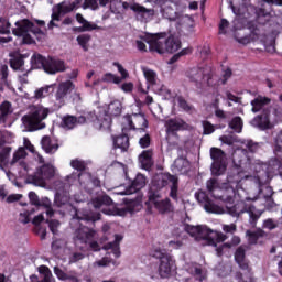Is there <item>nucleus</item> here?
<instances>
[{
    "mask_svg": "<svg viewBox=\"0 0 282 282\" xmlns=\"http://www.w3.org/2000/svg\"><path fill=\"white\" fill-rule=\"evenodd\" d=\"M209 155L213 160L210 173L213 177H220V175H224L228 169V156L224 150L215 147L210 148Z\"/></svg>",
    "mask_w": 282,
    "mask_h": 282,
    "instance_id": "nucleus-8",
    "label": "nucleus"
},
{
    "mask_svg": "<svg viewBox=\"0 0 282 282\" xmlns=\"http://www.w3.org/2000/svg\"><path fill=\"white\" fill-rule=\"evenodd\" d=\"M189 272L191 274H193V276H195L196 281H199V282L204 281V273L202 271V268L191 267Z\"/></svg>",
    "mask_w": 282,
    "mask_h": 282,
    "instance_id": "nucleus-60",
    "label": "nucleus"
},
{
    "mask_svg": "<svg viewBox=\"0 0 282 282\" xmlns=\"http://www.w3.org/2000/svg\"><path fill=\"white\" fill-rule=\"evenodd\" d=\"M70 166L77 171V173H80L82 177L86 176L88 180H91V173H89V161L74 159L70 161Z\"/></svg>",
    "mask_w": 282,
    "mask_h": 282,
    "instance_id": "nucleus-25",
    "label": "nucleus"
},
{
    "mask_svg": "<svg viewBox=\"0 0 282 282\" xmlns=\"http://www.w3.org/2000/svg\"><path fill=\"white\" fill-rule=\"evenodd\" d=\"M80 3H83V0H74L73 2H61L59 4H57V13H52V21H61V14H69V12L78 10V8H80Z\"/></svg>",
    "mask_w": 282,
    "mask_h": 282,
    "instance_id": "nucleus-16",
    "label": "nucleus"
},
{
    "mask_svg": "<svg viewBox=\"0 0 282 282\" xmlns=\"http://www.w3.org/2000/svg\"><path fill=\"white\" fill-rule=\"evenodd\" d=\"M187 78L191 83H194L196 87H202V85H208L210 87V78H213V73L210 67H194L187 72Z\"/></svg>",
    "mask_w": 282,
    "mask_h": 282,
    "instance_id": "nucleus-13",
    "label": "nucleus"
},
{
    "mask_svg": "<svg viewBox=\"0 0 282 282\" xmlns=\"http://www.w3.org/2000/svg\"><path fill=\"white\" fill-rule=\"evenodd\" d=\"M11 147H6L0 151V170L6 171L3 166H8V160H10Z\"/></svg>",
    "mask_w": 282,
    "mask_h": 282,
    "instance_id": "nucleus-44",
    "label": "nucleus"
},
{
    "mask_svg": "<svg viewBox=\"0 0 282 282\" xmlns=\"http://www.w3.org/2000/svg\"><path fill=\"white\" fill-rule=\"evenodd\" d=\"M271 100L268 97H257L251 101V111L252 113H259L265 107V105H270Z\"/></svg>",
    "mask_w": 282,
    "mask_h": 282,
    "instance_id": "nucleus-38",
    "label": "nucleus"
},
{
    "mask_svg": "<svg viewBox=\"0 0 282 282\" xmlns=\"http://www.w3.org/2000/svg\"><path fill=\"white\" fill-rule=\"evenodd\" d=\"M74 83L72 80L62 82L57 86V90L55 93V100L58 107H64L65 102H67V98L72 96V91H74Z\"/></svg>",
    "mask_w": 282,
    "mask_h": 282,
    "instance_id": "nucleus-15",
    "label": "nucleus"
},
{
    "mask_svg": "<svg viewBox=\"0 0 282 282\" xmlns=\"http://www.w3.org/2000/svg\"><path fill=\"white\" fill-rule=\"evenodd\" d=\"M41 147L48 155H54L59 149L58 140L52 139L50 135H44L41 140Z\"/></svg>",
    "mask_w": 282,
    "mask_h": 282,
    "instance_id": "nucleus-27",
    "label": "nucleus"
},
{
    "mask_svg": "<svg viewBox=\"0 0 282 282\" xmlns=\"http://www.w3.org/2000/svg\"><path fill=\"white\" fill-rule=\"evenodd\" d=\"M174 171L180 175H186L191 171V162L184 156H178L174 161Z\"/></svg>",
    "mask_w": 282,
    "mask_h": 282,
    "instance_id": "nucleus-30",
    "label": "nucleus"
},
{
    "mask_svg": "<svg viewBox=\"0 0 282 282\" xmlns=\"http://www.w3.org/2000/svg\"><path fill=\"white\" fill-rule=\"evenodd\" d=\"M232 162L234 166L231 169V172L227 175V182L228 184H235V186H237L241 182V180H243V173H246V171L241 165V161L237 163V159H234Z\"/></svg>",
    "mask_w": 282,
    "mask_h": 282,
    "instance_id": "nucleus-19",
    "label": "nucleus"
},
{
    "mask_svg": "<svg viewBox=\"0 0 282 282\" xmlns=\"http://www.w3.org/2000/svg\"><path fill=\"white\" fill-rule=\"evenodd\" d=\"M10 113H12V105L9 101L2 102L0 105V122L6 123Z\"/></svg>",
    "mask_w": 282,
    "mask_h": 282,
    "instance_id": "nucleus-42",
    "label": "nucleus"
},
{
    "mask_svg": "<svg viewBox=\"0 0 282 282\" xmlns=\"http://www.w3.org/2000/svg\"><path fill=\"white\" fill-rule=\"evenodd\" d=\"M56 175L54 165L46 163L37 167L34 174L26 175V183L34 184V186H44L47 180H52Z\"/></svg>",
    "mask_w": 282,
    "mask_h": 282,
    "instance_id": "nucleus-11",
    "label": "nucleus"
},
{
    "mask_svg": "<svg viewBox=\"0 0 282 282\" xmlns=\"http://www.w3.org/2000/svg\"><path fill=\"white\" fill-rule=\"evenodd\" d=\"M8 76H9L8 65L4 64L0 67V77H1L2 84L6 85L7 87H10V83L8 82Z\"/></svg>",
    "mask_w": 282,
    "mask_h": 282,
    "instance_id": "nucleus-59",
    "label": "nucleus"
},
{
    "mask_svg": "<svg viewBox=\"0 0 282 282\" xmlns=\"http://www.w3.org/2000/svg\"><path fill=\"white\" fill-rule=\"evenodd\" d=\"M75 19L82 26H76L74 32H94V30H100L98 24L87 21L80 13H76Z\"/></svg>",
    "mask_w": 282,
    "mask_h": 282,
    "instance_id": "nucleus-24",
    "label": "nucleus"
},
{
    "mask_svg": "<svg viewBox=\"0 0 282 282\" xmlns=\"http://www.w3.org/2000/svg\"><path fill=\"white\" fill-rule=\"evenodd\" d=\"M113 204V199L109 197V195H102L93 199V206L95 208H100L101 206H111Z\"/></svg>",
    "mask_w": 282,
    "mask_h": 282,
    "instance_id": "nucleus-43",
    "label": "nucleus"
},
{
    "mask_svg": "<svg viewBox=\"0 0 282 282\" xmlns=\"http://www.w3.org/2000/svg\"><path fill=\"white\" fill-rule=\"evenodd\" d=\"M14 25L15 28L12 29V34L22 39L23 45H32L35 43L31 34H34V36L43 34V30L28 19L18 20Z\"/></svg>",
    "mask_w": 282,
    "mask_h": 282,
    "instance_id": "nucleus-4",
    "label": "nucleus"
},
{
    "mask_svg": "<svg viewBox=\"0 0 282 282\" xmlns=\"http://www.w3.org/2000/svg\"><path fill=\"white\" fill-rule=\"evenodd\" d=\"M274 153L276 158H282V131L276 135L275 140Z\"/></svg>",
    "mask_w": 282,
    "mask_h": 282,
    "instance_id": "nucleus-55",
    "label": "nucleus"
},
{
    "mask_svg": "<svg viewBox=\"0 0 282 282\" xmlns=\"http://www.w3.org/2000/svg\"><path fill=\"white\" fill-rule=\"evenodd\" d=\"M120 241H122V236L115 235V241L106 243L104 250H111L115 259H120Z\"/></svg>",
    "mask_w": 282,
    "mask_h": 282,
    "instance_id": "nucleus-34",
    "label": "nucleus"
},
{
    "mask_svg": "<svg viewBox=\"0 0 282 282\" xmlns=\"http://www.w3.org/2000/svg\"><path fill=\"white\" fill-rule=\"evenodd\" d=\"M40 274H44L43 279L40 282H52V272H50V268L42 265L39 269Z\"/></svg>",
    "mask_w": 282,
    "mask_h": 282,
    "instance_id": "nucleus-57",
    "label": "nucleus"
},
{
    "mask_svg": "<svg viewBox=\"0 0 282 282\" xmlns=\"http://www.w3.org/2000/svg\"><path fill=\"white\" fill-rule=\"evenodd\" d=\"M105 109H107V113L111 118H119V116H122V109H124V106H122L121 100H112L107 107L104 106Z\"/></svg>",
    "mask_w": 282,
    "mask_h": 282,
    "instance_id": "nucleus-29",
    "label": "nucleus"
},
{
    "mask_svg": "<svg viewBox=\"0 0 282 282\" xmlns=\"http://www.w3.org/2000/svg\"><path fill=\"white\" fill-rule=\"evenodd\" d=\"M10 28H12L10 21L6 18H0V34H10Z\"/></svg>",
    "mask_w": 282,
    "mask_h": 282,
    "instance_id": "nucleus-54",
    "label": "nucleus"
},
{
    "mask_svg": "<svg viewBox=\"0 0 282 282\" xmlns=\"http://www.w3.org/2000/svg\"><path fill=\"white\" fill-rule=\"evenodd\" d=\"M195 197L199 204H203L205 210L207 213H217V205L208 197V194L206 192H198L195 194Z\"/></svg>",
    "mask_w": 282,
    "mask_h": 282,
    "instance_id": "nucleus-28",
    "label": "nucleus"
},
{
    "mask_svg": "<svg viewBox=\"0 0 282 282\" xmlns=\"http://www.w3.org/2000/svg\"><path fill=\"white\" fill-rule=\"evenodd\" d=\"M79 118H84V124L93 123L95 129L99 131H109L111 129L112 119L111 116L107 113L105 107H99L98 113L90 111L86 112L84 116H79Z\"/></svg>",
    "mask_w": 282,
    "mask_h": 282,
    "instance_id": "nucleus-5",
    "label": "nucleus"
},
{
    "mask_svg": "<svg viewBox=\"0 0 282 282\" xmlns=\"http://www.w3.org/2000/svg\"><path fill=\"white\" fill-rule=\"evenodd\" d=\"M70 199L72 197L69 196V193L57 192L54 196V206L55 208L61 209L54 210V208H52V202L46 198L43 206L46 208V216L48 217V219H52L54 215H61V217H65V215H67V213H69L70 210L75 212L72 221H91L93 224H95V221H98V219H100V217H96L93 214H80L79 210L70 204Z\"/></svg>",
    "mask_w": 282,
    "mask_h": 282,
    "instance_id": "nucleus-1",
    "label": "nucleus"
},
{
    "mask_svg": "<svg viewBox=\"0 0 282 282\" xmlns=\"http://www.w3.org/2000/svg\"><path fill=\"white\" fill-rule=\"evenodd\" d=\"M76 41L84 52H89V42L91 41V35L80 34L77 36Z\"/></svg>",
    "mask_w": 282,
    "mask_h": 282,
    "instance_id": "nucleus-46",
    "label": "nucleus"
},
{
    "mask_svg": "<svg viewBox=\"0 0 282 282\" xmlns=\"http://www.w3.org/2000/svg\"><path fill=\"white\" fill-rule=\"evenodd\" d=\"M178 180H177V176H175V181L174 182H171V191H170V197H172L174 199V202H178V197H177V191L180 188V185H178Z\"/></svg>",
    "mask_w": 282,
    "mask_h": 282,
    "instance_id": "nucleus-58",
    "label": "nucleus"
},
{
    "mask_svg": "<svg viewBox=\"0 0 282 282\" xmlns=\"http://www.w3.org/2000/svg\"><path fill=\"white\" fill-rule=\"evenodd\" d=\"M10 61H9V65L11 67V69H14L15 72L18 69H21L22 65H25V61L24 58H28V55L25 54H20V53H10Z\"/></svg>",
    "mask_w": 282,
    "mask_h": 282,
    "instance_id": "nucleus-33",
    "label": "nucleus"
},
{
    "mask_svg": "<svg viewBox=\"0 0 282 282\" xmlns=\"http://www.w3.org/2000/svg\"><path fill=\"white\" fill-rule=\"evenodd\" d=\"M138 208H140V205L138 204V202H135V200H130V202L126 205V207L118 209V215H119L120 217H124V215H127L128 213H129L130 215H133V214L138 213V210H139Z\"/></svg>",
    "mask_w": 282,
    "mask_h": 282,
    "instance_id": "nucleus-41",
    "label": "nucleus"
},
{
    "mask_svg": "<svg viewBox=\"0 0 282 282\" xmlns=\"http://www.w3.org/2000/svg\"><path fill=\"white\" fill-rule=\"evenodd\" d=\"M234 39L237 43H240V45H249V43L259 41V33L256 31H249V33H246V29H240L234 34Z\"/></svg>",
    "mask_w": 282,
    "mask_h": 282,
    "instance_id": "nucleus-20",
    "label": "nucleus"
},
{
    "mask_svg": "<svg viewBox=\"0 0 282 282\" xmlns=\"http://www.w3.org/2000/svg\"><path fill=\"white\" fill-rule=\"evenodd\" d=\"M113 149H120L121 153H127L129 151V135L120 134L118 137H112Z\"/></svg>",
    "mask_w": 282,
    "mask_h": 282,
    "instance_id": "nucleus-31",
    "label": "nucleus"
},
{
    "mask_svg": "<svg viewBox=\"0 0 282 282\" xmlns=\"http://www.w3.org/2000/svg\"><path fill=\"white\" fill-rule=\"evenodd\" d=\"M148 199L149 202H151V204L155 205V202L162 199V189L150 186V189L148 192Z\"/></svg>",
    "mask_w": 282,
    "mask_h": 282,
    "instance_id": "nucleus-45",
    "label": "nucleus"
},
{
    "mask_svg": "<svg viewBox=\"0 0 282 282\" xmlns=\"http://www.w3.org/2000/svg\"><path fill=\"white\" fill-rule=\"evenodd\" d=\"M151 257L159 260V275L161 279H169L173 270H175V258L165 249H155L152 251Z\"/></svg>",
    "mask_w": 282,
    "mask_h": 282,
    "instance_id": "nucleus-7",
    "label": "nucleus"
},
{
    "mask_svg": "<svg viewBox=\"0 0 282 282\" xmlns=\"http://www.w3.org/2000/svg\"><path fill=\"white\" fill-rule=\"evenodd\" d=\"M218 182H217V178H209L207 182H206V188L208 191V193H210L213 195V193H215V188H217L218 186Z\"/></svg>",
    "mask_w": 282,
    "mask_h": 282,
    "instance_id": "nucleus-64",
    "label": "nucleus"
},
{
    "mask_svg": "<svg viewBox=\"0 0 282 282\" xmlns=\"http://www.w3.org/2000/svg\"><path fill=\"white\" fill-rule=\"evenodd\" d=\"M95 237L96 230L87 226L79 227L75 231L74 236L75 246L83 243L84 246H88V248H90L93 252H100V245L98 243V241H94Z\"/></svg>",
    "mask_w": 282,
    "mask_h": 282,
    "instance_id": "nucleus-9",
    "label": "nucleus"
},
{
    "mask_svg": "<svg viewBox=\"0 0 282 282\" xmlns=\"http://www.w3.org/2000/svg\"><path fill=\"white\" fill-rule=\"evenodd\" d=\"M147 186V177L143 174H138L131 184L120 193V195H133L138 191H142Z\"/></svg>",
    "mask_w": 282,
    "mask_h": 282,
    "instance_id": "nucleus-22",
    "label": "nucleus"
},
{
    "mask_svg": "<svg viewBox=\"0 0 282 282\" xmlns=\"http://www.w3.org/2000/svg\"><path fill=\"white\" fill-rule=\"evenodd\" d=\"M102 82L104 83H113L115 85H120V83H122V78H120L119 76L113 75L111 73H107L102 77Z\"/></svg>",
    "mask_w": 282,
    "mask_h": 282,
    "instance_id": "nucleus-53",
    "label": "nucleus"
},
{
    "mask_svg": "<svg viewBox=\"0 0 282 282\" xmlns=\"http://www.w3.org/2000/svg\"><path fill=\"white\" fill-rule=\"evenodd\" d=\"M65 69H67V67L65 66V61L58 57H47L46 66L44 68V72L46 74H61L62 72H65Z\"/></svg>",
    "mask_w": 282,
    "mask_h": 282,
    "instance_id": "nucleus-18",
    "label": "nucleus"
},
{
    "mask_svg": "<svg viewBox=\"0 0 282 282\" xmlns=\"http://www.w3.org/2000/svg\"><path fill=\"white\" fill-rule=\"evenodd\" d=\"M139 161L141 162V165L145 171L148 169H151L153 166V150H144L140 155H139Z\"/></svg>",
    "mask_w": 282,
    "mask_h": 282,
    "instance_id": "nucleus-35",
    "label": "nucleus"
},
{
    "mask_svg": "<svg viewBox=\"0 0 282 282\" xmlns=\"http://www.w3.org/2000/svg\"><path fill=\"white\" fill-rule=\"evenodd\" d=\"M159 94L164 96L165 100H175V98H177V94L171 91V89L166 88L164 85L159 89Z\"/></svg>",
    "mask_w": 282,
    "mask_h": 282,
    "instance_id": "nucleus-52",
    "label": "nucleus"
},
{
    "mask_svg": "<svg viewBox=\"0 0 282 282\" xmlns=\"http://www.w3.org/2000/svg\"><path fill=\"white\" fill-rule=\"evenodd\" d=\"M124 120L130 129L138 130L139 133H147L145 129H149V120L144 113L126 115Z\"/></svg>",
    "mask_w": 282,
    "mask_h": 282,
    "instance_id": "nucleus-14",
    "label": "nucleus"
},
{
    "mask_svg": "<svg viewBox=\"0 0 282 282\" xmlns=\"http://www.w3.org/2000/svg\"><path fill=\"white\" fill-rule=\"evenodd\" d=\"M229 128H231L232 131H236V133H241V130L243 129V120L241 117H234L229 122Z\"/></svg>",
    "mask_w": 282,
    "mask_h": 282,
    "instance_id": "nucleus-48",
    "label": "nucleus"
},
{
    "mask_svg": "<svg viewBox=\"0 0 282 282\" xmlns=\"http://www.w3.org/2000/svg\"><path fill=\"white\" fill-rule=\"evenodd\" d=\"M54 85H46L34 90V94L31 95L25 93L24 98L30 100V102H39V100H43V98H47L50 96V89H52Z\"/></svg>",
    "mask_w": 282,
    "mask_h": 282,
    "instance_id": "nucleus-23",
    "label": "nucleus"
},
{
    "mask_svg": "<svg viewBox=\"0 0 282 282\" xmlns=\"http://www.w3.org/2000/svg\"><path fill=\"white\" fill-rule=\"evenodd\" d=\"M66 182L68 184H80V186L85 184L82 174L78 172H73L70 175L66 176Z\"/></svg>",
    "mask_w": 282,
    "mask_h": 282,
    "instance_id": "nucleus-49",
    "label": "nucleus"
},
{
    "mask_svg": "<svg viewBox=\"0 0 282 282\" xmlns=\"http://www.w3.org/2000/svg\"><path fill=\"white\" fill-rule=\"evenodd\" d=\"M28 156V152L25 151V148H19L18 151L14 152L13 159L10 162L11 166H14L19 160H23V158Z\"/></svg>",
    "mask_w": 282,
    "mask_h": 282,
    "instance_id": "nucleus-50",
    "label": "nucleus"
},
{
    "mask_svg": "<svg viewBox=\"0 0 282 282\" xmlns=\"http://www.w3.org/2000/svg\"><path fill=\"white\" fill-rule=\"evenodd\" d=\"M145 43L149 45L150 52H156V54H174L182 47V41L180 39L171 35L166 39V33H158L144 39Z\"/></svg>",
    "mask_w": 282,
    "mask_h": 282,
    "instance_id": "nucleus-3",
    "label": "nucleus"
},
{
    "mask_svg": "<svg viewBox=\"0 0 282 282\" xmlns=\"http://www.w3.org/2000/svg\"><path fill=\"white\" fill-rule=\"evenodd\" d=\"M141 69L147 79V83L149 85H155V83L158 80V74L151 68L142 67Z\"/></svg>",
    "mask_w": 282,
    "mask_h": 282,
    "instance_id": "nucleus-47",
    "label": "nucleus"
},
{
    "mask_svg": "<svg viewBox=\"0 0 282 282\" xmlns=\"http://www.w3.org/2000/svg\"><path fill=\"white\" fill-rule=\"evenodd\" d=\"M154 208L159 210L161 215H166V213H172L173 204H171V198H164L162 200L155 202Z\"/></svg>",
    "mask_w": 282,
    "mask_h": 282,
    "instance_id": "nucleus-39",
    "label": "nucleus"
},
{
    "mask_svg": "<svg viewBox=\"0 0 282 282\" xmlns=\"http://www.w3.org/2000/svg\"><path fill=\"white\" fill-rule=\"evenodd\" d=\"M167 135H177V131L184 127L182 121L177 119H170L165 122Z\"/></svg>",
    "mask_w": 282,
    "mask_h": 282,
    "instance_id": "nucleus-37",
    "label": "nucleus"
},
{
    "mask_svg": "<svg viewBox=\"0 0 282 282\" xmlns=\"http://www.w3.org/2000/svg\"><path fill=\"white\" fill-rule=\"evenodd\" d=\"M47 65V57H43L41 54H33L31 57V69H44Z\"/></svg>",
    "mask_w": 282,
    "mask_h": 282,
    "instance_id": "nucleus-36",
    "label": "nucleus"
},
{
    "mask_svg": "<svg viewBox=\"0 0 282 282\" xmlns=\"http://www.w3.org/2000/svg\"><path fill=\"white\" fill-rule=\"evenodd\" d=\"M161 14L163 19H166L170 22L182 21V19H184V13L182 11H177V9L171 6L161 8Z\"/></svg>",
    "mask_w": 282,
    "mask_h": 282,
    "instance_id": "nucleus-26",
    "label": "nucleus"
},
{
    "mask_svg": "<svg viewBox=\"0 0 282 282\" xmlns=\"http://www.w3.org/2000/svg\"><path fill=\"white\" fill-rule=\"evenodd\" d=\"M246 149L248 150L249 153H257L259 151V143L254 142L252 140H247L243 142Z\"/></svg>",
    "mask_w": 282,
    "mask_h": 282,
    "instance_id": "nucleus-61",
    "label": "nucleus"
},
{
    "mask_svg": "<svg viewBox=\"0 0 282 282\" xmlns=\"http://www.w3.org/2000/svg\"><path fill=\"white\" fill-rule=\"evenodd\" d=\"M230 215L232 217H239L243 215V213H248L249 215V224L252 228L257 227V223L261 218V212L257 210L254 205H246L245 203L236 204L229 209Z\"/></svg>",
    "mask_w": 282,
    "mask_h": 282,
    "instance_id": "nucleus-12",
    "label": "nucleus"
},
{
    "mask_svg": "<svg viewBox=\"0 0 282 282\" xmlns=\"http://www.w3.org/2000/svg\"><path fill=\"white\" fill-rule=\"evenodd\" d=\"M79 8H83L84 10H98L100 4H98V0H82Z\"/></svg>",
    "mask_w": 282,
    "mask_h": 282,
    "instance_id": "nucleus-51",
    "label": "nucleus"
},
{
    "mask_svg": "<svg viewBox=\"0 0 282 282\" xmlns=\"http://www.w3.org/2000/svg\"><path fill=\"white\" fill-rule=\"evenodd\" d=\"M169 182L170 184L171 182H175V175L165 172V173L156 174L152 178L151 186L153 188H159V191H162V188H166V186H169Z\"/></svg>",
    "mask_w": 282,
    "mask_h": 282,
    "instance_id": "nucleus-21",
    "label": "nucleus"
},
{
    "mask_svg": "<svg viewBox=\"0 0 282 282\" xmlns=\"http://www.w3.org/2000/svg\"><path fill=\"white\" fill-rule=\"evenodd\" d=\"M183 230L187 232L189 237H193L195 241H207V246H214V248H217V243H221L228 239L221 231L212 230L206 225L193 226L184 224Z\"/></svg>",
    "mask_w": 282,
    "mask_h": 282,
    "instance_id": "nucleus-2",
    "label": "nucleus"
},
{
    "mask_svg": "<svg viewBox=\"0 0 282 282\" xmlns=\"http://www.w3.org/2000/svg\"><path fill=\"white\" fill-rule=\"evenodd\" d=\"M18 175L19 177H26L28 175V163H25V161H21L19 164H18Z\"/></svg>",
    "mask_w": 282,
    "mask_h": 282,
    "instance_id": "nucleus-62",
    "label": "nucleus"
},
{
    "mask_svg": "<svg viewBox=\"0 0 282 282\" xmlns=\"http://www.w3.org/2000/svg\"><path fill=\"white\" fill-rule=\"evenodd\" d=\"M77 124H85V118L68 115L62 120V127L64 129H75Z\"/></svg>",
    "mask_w": 282,
    "mask_h": 282,
    "instance_id": "nucleus-32",
    "label": "nucleus"
},
{
    "mask_svg": "<svg viewBox=\"0 0 282 282\" xmlns=\"http://www.w3.org/2000/svg\"><path fill=\"white\" fill-rule=\"evenodd\" d=\"M251 127L259 129L260 131H268L271 128L270 124V108L263 109L261 115L256 116L251 122Z\"/></svg>",
    "mask_w": 282,
    "mask_h": 282,
    "instance_id": "nucleus-17",
    "label": "nucleus"
},
{
    "mask_svg": "<svg viewBox=\"0 0 282 282\" xmlns=\"http://www.w3.org/2000/svg\"><path fill=\"white\" fill-rule=\"evenodd\" d=\"M53 110L45 108L43 106H34L31 109L30 115L22 117V122L28 127H31L33 131H39V129H45V118L52 113Z\"/></svg>",
    "mask_w": 282,
    "mask_h": 282,
    "instance_id": "nucleus-6",
    "label": "nucleus"
},
{
    "mask_svg": "<svg viewBox=\"0 0 282 282\" xmlns=\"http://www.w3.org/2000/svg\"><path fill=\"white\" fill-rule=\"evenodd\" d=\"M246 237H248V242L250 246H257L259 239L262 237H265V231L263 229H257V230H247Z\"/></svg>",
    "mask_w": 282,
    "mask_h": 282,
    "instance_id": "nucleus-40",
    "label": "nucleus"
},
{
    "mask_svg": "<svg viewBox=\"0 0 282 282\" xmlns=\"http://www.w3.org/2000/svg\"><path fill=\"white\" fill-rule=\"evenodd\" d=\"M143 133L144 135L139 139V145L141 149H149L151 147V134H149V132Z\"/></svg>",
    "mask_w": 282,
    "mask_h": 282,
    "instance_id": "nucleus-56",
    "label": "nucleus"
},
{
    "mask_svg": "<svg viewBox=\"0 0 282 282\" xmlns=\"http://www.w3.org/2000/svg\"><path fill=\"white\" fill-rule=\"evenodd\" d=\"M235 261L239 265L240 270H243L247 273L236 272L235 279L238 282H254L252 273L250 272V264L246 260V249L243 247H238L235 252Z\"/></svg>",
    "mask_w": 282,
    "mask_h": 282,
    "instance_id": "nucleus-10",
    "label": "nucleus"
},
{
    "mask_svg": "<svg viewBox=\"0 0 282 282\" xmlns=\"http://www.w3.org/2000/svg\"><path fill=\"white\" fill-rule=\"evenodd\" d=\"M177 102H178V107L181 109H183V111H192L193 110V106L188 105V101H186V99H184V97L178 96Z\"/></svg>",
    "mask_w": 282,
    "mask_h": 282,
    "instance_id": "nucleus-63",
    "label": "nucleus"
}]
</instances>
